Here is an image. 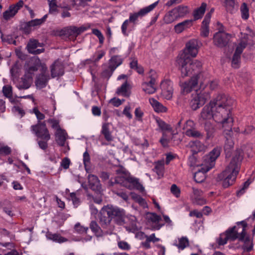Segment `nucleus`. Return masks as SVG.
Returning a JSON list of instances; mask_svg holds the SVG:
<instances>
[{
    "instance_id": "1",
    "label": "nucleus",
    "mask_w": 255,
    "mask_h": 255,
    "mask_svg": "<svg viewBox=\"0 0 255 255\" xmlns=\"http://www.w3.org/2000/svg\"><path fill=\"white\" fill-rule=\"evenodd\" d=\"M233 103V100L225 94L218 95L203 108L200 114V122L203 123L213 119L216 123L222 124L224 127L226 125L230 127L233 122L231 113Z\"/></svg>"
},
{
    "instance_id": "2",
    "label": "nucleus",
    "mask_w": 255,
    "mask_h": 255,
    "mask_svg": "<svg viewBox=\"0 0 255 255\" xmlns=\"http://www.w3.org/2000/svg\"><path fill=\"white\" fill-rule=\"evenodd\" d=\"M199 46L196 39H191L187 42L186 47L183 52L179 54L176 62L181 71L183 77L189 76L193 72L199 71L201 66V62L197 60H192L189 56L196 57L198 52Z\"/></svg>"
},
{
    "instance_id": "3",
    "label": "nucleus",
    "mask_w": 255,
    "mask_h": 255,
    "mask_svg": "<svg viewBox=\"0 0 255 255\" xmlns=\"http://www.w3.org/2000/svg\"><path fill=\"white\" fill-rule=\"evenodd\" d=\"M249 150H252V148L250 146L247 147L244 149H238L235 152L230 164L226 169L218 175L217 180L223 181L224 187H229L235 181L240 169L244 152H246L249 157L253 155Z\"/></svg>"
},
{
    "instance_id": "4",
    "label": "nucleus",
    "mask_w": 255,
    "mask_h": 255,
    "mask_svg": "<svg viewBox=\"0 0 255 255\" xmlns=\"http://www.w3.org/2000/svg\"><path fill=\"white\" fill-rule=\"evenodd\" d=\"M220 152V148L217 147L203 157L202 162L200 165V168L194 174V178L196 182L201 183L205 180V173L214 166L215 161Z\"/></svg>"
},
{
    "instance_id": "5",
    "label": "nucleus",
    "mask_w": 255,
    "mask_h": 255,
    "mask_svg": "<svg viewBox=\"0 0 255 255\" xmlns=\"http://www.w3.org/2000/svg\"><path fill=\"white\" fill-rule=\"evenodd\" d=\"M31 130L37 137V143L39 148L45 150L48 147V141L50 139V134L46 128L45 122H39L37 124L31 126Z\"/></svg>"
},
{
    "instance_id": "6",
    "label": "nucleus",
    "mask_w": 255,
    "mask_h": 255,
    "mask_svg": "<svg viewBox=\"0 0 255 255\" xmlns=\"http://www.w3.org/2000/svg\"><path fill=\"white\" fill-rule=\"evenodd\" d=\"M103 211L107 213V215L113 219L115 223L119 225L125 224L127 215L124 209L112 205H108L103 207Z\"/></svg>"
},
{
    "instance_id": "7",
    "label": "nucleus",
    "mask_w": 255,
    "mask_h": 255,
    "mask_svg": "<svg viewBox=\"0 0 255 255\" xmlns=\"http://www.w3.org/2000/svg\"><path fill=\"white\" fill-rule=\"evenodd\" d=\"M116 182L120 183L123 186L130 190L133 189L140 191L144 190V187L140 184L138 179L129 174H126L123 177L116 179Z\"/></svg>"
},
{
    "instance_id": "8",
    "label": "nucleus",
    "mask_w": 255,
    "mask_h": 255,
    "mask_svg": "<svg viewBox=\"0 0 255 255\" xmlns=\"http://www.w3.org/2000/svg\"><path fill=\"white\" fill-rule=\"evenodd\" d=\"M246 226V224L242 221L239 222L237 226L229 229L225 232L228 238L232 241L237 239H238L239 241L244 240Z\"/></svg>"
},
{
    "instance_id": "9",
    "label": "nucleus",
    "mask_w": 255,
    "mask_h": 255,
    "mask_svg": "<svg viewBox=\"0 0 255 255\" xmlns=\"http://www.w3.org/2000/svg\"><path fill=\"white\" fill-rule=\"evenodd\" d=\"M90 27V25H83L80 27L70 26L62 29L59 33L60 36L68 37L69 39H75L76 37Z\"/></svg>"
},
{
    "instance_id": "10",
    "label": "nucleus",
    "mask_w": 255,
    "mask_h": 255,
    "mask_svg": "<svg viewBox=\"0 0 255 255\" xmlns=\"http://www.w3.org/2000/svg\"><path fill=\"white\" fill-rule=\"evenodd\" d=\"M198 72H198H193L192 75H194V76L192 77L190 80L189 81L180 83V85L183 93H188L191 92L192 89L197 87L198 82L200 83L201 78H203L204 76H205V74L201 73H198ZM189 76H190V75Z\"/></svg>"
},
{
    "instance_id": "11",
    "label": "nucleus",
    "mask_w": 255,
    "mask_h": 255,
    "mask_svg": "<svg viewBox=\"0 0 255 255\" xmlns=\"http://www.w3.org/2000/svg\"><path fill=\"white\" fill-rule=\"evenodd\" d=\"M210 98V96L208 92H203L198 93L196 91L192 94V98L190 102L191 108L196 110L202 106L205 102Z\"/></svg>"
},
{
    "instance_id": "12",
    "label": "nucleus",
    "mask_w": 255,
    "mask_h": 255,
    "mask_svg": "<svg viewBox=\"0 0 255 255\" xmlns=\"http://www.w3.org/2000/svg\"><path fill=\"white\" fill-rule=\"evenodd\" d=\"M148 77L149 78V81L144 82L142 84V89L146 93L151 94L156 91V73L152 70H151L149 73Z\"/></svg>"
},
{
    "instance_id": "13",
    "label": "nucleus",
    "mask_w": 255,
    "mask_h": 255,
    "mask_svg": "<svg viewBox=\"0 0 255 255\" xmlns=\"http://www.w3.org/2000/svg\"><path fill=\"white\" fill-rule=\"evenodd\" d=\"M40 65V74L38 75L36 79L35 84L37 87L43 88L45 87L50 79V76L45 64Z\"/></svg>"
},
{
    "instance_id": "14",
    "label": "nucleus",
    "mask_w": 255,
    "mask_h": 255,
    "mask_svg": "<svg viewBox=\"0 0 255 255\" xmlns=\"http://www.w3.org/2000/svg\"><path fill=\"white\" fill-rule=\"evenodd\" d=\"M100 214L99 222L101 227L105 230V234H111L114 229V226L112 224V219L107 215V213L103 211V208Z\"/></svg>"
},
{
    "instance_id": "15",
    "label": "nucleus",
    "mask_w": 255,
    "mask_h": 255,
    "mask_svg": "<svg viewBox=\"0 0 255 255\" xmlns=\"http://www.w3.org/2000/svg\"><path fill=\"white\" fill-rule=\"evenodd\" d=\"M231 35L223 30L220 29L215 33L213 36V43L215 45L219 47H223L228 44Z\"/></svg>"
},
{
    "instance_id": "16",
    "label": "nucleus",
    "mask_w": 255,
    "mask_h": 255,
    "mask_svg": "<svg viewBox=\"0 0 255 255\" xmlns=\"http://www.w3.org/2000/svg\"><path fill=\"white\" fill-rule=\"evenodd\" d=\"M185 134L189 137L199 138L202 137L203 134L196 129L195 124L191 120H188L183 127Z\"/></svg>"
},
{
    "instance_id": "17",
    "label": "nucleus",
    "mask_w": 255,
    "mask_h": 255,
    "mask_svg": "<svg viewBox=\"0 0 255 255\" xmlns=\"http://www.w3.org/2000/svg\"><path fill=\"white\" fill-rule=\"evenodd\" d=\"M158 1H155L153 3L141 9L138 12L134 13H130L128 21L135 22L138 17H141L147 13L152 10L157 5Z\"/></svg>"
},
{
    "instance_id": "18",
    "label": "nucleus",
    "mask_w": 255,
    "mask_h": 255,
    "mask_svg": "<svg viewBox=\"0 0 255 255\" xmlns=\"http://www.w3.org/2000/svg\"><path fill=\"white\" fill-rule=\"evenodd\" d=\"M161 95L166 100H170L173 95V83L170 80H164L161 83Z\"/></svg>"
},
{
    "instance_id": "19",
    "label": "nucleus",
    "mask_w": 255,
    "mask_h": 255,
    "mask_svg": "<svg viewBox=\"0 0 255 255\" xmlns=\"http://www.w3.org/2000/svg\"><path fill=\"white\" fill-rule=\"evenodd\" d=\"M247 44V41L246 40H242L237 47L232 61V66L234 68H237L239 67L240 55L243 49L246 47Z\"/></svg>"
},
{
    "instance_id": "20",
    "label": "nucleus",
    "mask_w": 255,
    "mask_h": 255,
    "mask_svg": "<svg viewBox=\"0 0 255 255\" xmlns=\"http://www.w3.org/2000/svg\"><path fill=\"white\" fill-rule=\"evenodd\" d=\"M23 1L20 0L16 4L10 5L8 9L3 13V18L8 20L14 16L18 10L23 6Z\"/></svg>"
},
{
    "instance_id": "21",
    "label": "nucleus",
    "mask_w": 255,
    "mask_h": 255,
    "mask_svg": "<svg viewBox=\"0 0 255 255\" xmlns=\"http://www.w3.org/2000/svg\"><path fill=\"white\" fill-rule=\"evenodd\" d=\"M226 125L228 126L229 128L225 129L224 130V134L226 135V138H227V141L225 145V151L227 155H230V150L233 147L234 145V142L231 138L233 134L231 128L232 124L230 127L229 125Z\"/></svg>"
},
{
    "instance_id": "22",
    "label": "nucleus",
    "mask_w": 255,
    "mask_h": 255,
    "mask_svg": "<svg viewBox=\"0 0 255 255\" xmlns=\"http://www.w3.org/2000/svg\"><path fill=\"white\" fill-rule=\"evenodd\" d=\"M51 77L52 78L62 76L64 73L63 65L59 61L54 62L50 66Z\"/></svg>"
},
{
    "instance_id": "23",
    "label": "nucleus",
    "mask_w": 255,
    "mask_h": 255,
    "mask_svg": "<svg viewBox=\"0 0 255 255\" xmlns=\"http://www.w3.org/2000/svg\"><path fill=\"white\" fill-rule=\"evenodd\" d=\"M39 47H42V45L35 39L30 40L27 45L28 52L33 54H39L44 51L43 48L37 49Z\"/></svg>"
},
{
    "instance_id": "24",
    "label": "nucleus",
    "mask_w": 255,
    "mask_h": 255,
    "mask_svg": "<svg viewBox=\"0 0 255 255\" xmlns=\"http://www.w3.org/2000/svg\"><path fill=\"white\" fill-rule=\"evenodd\" d=\"M55 136L57 143L61 146H64L68 137L66 131L62 128H59L58 130L55 131Z\"/></svg>"
},
{
    "instance_id": "25",
    "label": "nucleus",
    "mask_w": 255,
    "mask_h": 255,
    "mask_svg": "<svg viewBox=\"0 0 255 255\" xmlns=\"http://www.w3.org/2000/svg\"><path fill=\"white\" fill-rule=\"evenodd\" d=\"M211 13H208L206 14L202 23L201 35L203 37H207L209 33L208 25L210 22Z\"/></svg>"
},
{
    "instance_id": "26",
    "label": "nucleus",
    "mask_w": 255,
    "mask_h": 255,
    "mask_svg": "<svg viewBox=\"0 0 255 255\" xmlns=\"http://www.w3.org/2000/svg\"><path fill=\"white\" fill-rule=\"evenodd\" d=\"M193 21L192 19H188L177 24L174 26L175 32L180 33L184 30L190 27L193 25Z\"/></svg>"
},
{
    "instance_id": "27",
    "label": "nucleus",
    "mask_w": 255,
    "mask_h": 255,
    "mask_svg": "<svg viewBox=\"0 0 255 255\" xmlns=\"http://www.w3.org/2000/svg\"><path fill=\"white\" fill-rule=\"evenodd\" d=\"M202 74H205V76H204L203 78H201V81L200 82V86L201 88H204L205 86L209 85V88L211 90H214L218 86V83L217 80H210L208 81L207 79L208 78V75L206 73H202Z\"/></svg>"
},
{
    "instance_id": "28",
    "label": "nucleus",
    "mask_w": 255,
    "mask_h": 255,
    "mask_svg": "<svg viewBox=\"0 0 255 255\" xmlns=\"http://www.w3.org/2000/svg\"><path fill=\"white\" fill-rule=\"evenodd\" d=\"M147 218L152 223V228L154 230H158L160 229L162 225L159 224L161 220V217L155 213H149Z\"/></svg>"
},
{
    "instance_id": "29",
    "label": "nucleus",
    "mask_w": 255,
    "mask_h": 255,
    "mask_svg": "<svg viewBox=\"0 0 255 255\" xmlns=\"http://www.w3.org/2000/svg\"><path fill=\"white\" fill-rule=\"evenodd\" d=\"M149 102L155 112L160 113H166L167 111V108L155 99L150 98Z\"/></svg>"
},
{
    "instance_id": "30",
    "label": "nucleus",
    "mask_w": 255,
    "mask_h": 255,
    "mask_svg": "<svg viewBox=\"0 0 255 255\" xmlns=\"http://www.w3.org/2000/svg\"><path fill=\"white\" fill-rule=\"evenodd\" d=\"M88 182L92 190L99 191L101 189V184L97 176L92 174L89 175Z\"/></svg>"
},
{
    "instance_id": "31",
    "label": "nucleus",
    "mask_w": 255,
    "mask_h": 255,
    "mask_svg": "<svg viewBox=\"0 0 255 255\" xmlns=\"http://www.w3.org/2000/svg\"><path fill=\"white\" fill-rule=\"evenodd\" d=\"M89 227L92 232L94 233L95 236L97 237H101L104 235H107V234L105 233V230H102V227H100L95 221H92L91 222Z\"/></svg>"
},
{
    "instance_id": "32",
    "label": "nucleus",
    "mask_w": 255,
    "mask_h": 255,
    "mask_svg": "<svg viewBox=\"0 0 255 255\" xmlns=\"http://www.w3.org/2000/svg\"><path fill=\"white\" fill-rule=\"evenodd\" d=\"M154 119L159 128V130L162 131H168L169 132H171L172 133V128L169 125L166 124L163 120L157 117H154Z\"/></svg>"
},
{
    "instance_id": "33",
    "label": "nucleus",
    "mask_w": 255,
    "mask_h": 255,
    "mask_svg": "<svg viewBox=\"0 0 255 255\" xmlns=\"http://www.w3.org/2000/svg\"><path fill=\"white\" fill-rule=\"evenodd\" d=\"M178 19L184 17L189 12V7L187 6L180 5L173 9Z\"/></svg>"
},
{
    "instance_id": "34",
    "label": "nucleus",
    "mask_w": 255,
    "mask_h": 255,
    "mask_svg": "<svg viewBox=\"0 0 255 255\" xmlns=\"http://www.w3.org/2000/svg\"><path fill=\"white\" fill-rule=\"evenodd\" d=\"M126 218H127L130 222L129 224L125 227L126 230L132 233H134L138 231V227L136 225V219L135 217L130 215L127 216Z\"/></svg>"
},
{
    "instance_id": "35",
    "label": "nucleus",
    "mask_w": 255,
    "mask_h": 255,
    "mask_svg": "<svg viewBox=\"0 0 255 255\" xmlns=\"http://www.w3.org/2000/svg\"><path fill=\"white\" fill-rule=\"evenodd\" d=\"M122 63V60L119 56H115L112 57L109 63L110 67L111 69L109 74L113 73L117 67L120 66Z\"/></svg>"
},
{
    "instance_id": "36",
    "label": "nucleus",
    "mask_w": 255,
    "mask_h": 255,
    "mask_svg": "<svg viewBox=\"0 0 255 255\" xmlns=\"http://www.w3.org/2000/svg\"><path fill=\"white\" fill-rule=\"evenodd\" d=\"M189 145L192 148V151L193 153L201 151L205 148L204 144L198 140L190 142Z\"/></svg>"
},
{
    "instance_id": "37",
    "label": "nucleus",
    "mask_w": 255,
    "mask_h": 255,
    "mask_svg": "<svg viewBox=\"0 0 255 255\" xmlns=\"http://www.w3.org/2000/svg\"><path fill=\"white\" fill-rule=\"evenodd\" d=\"M101 133L104 135L105 138L108 141L113 140V137L109 129V124L104 123L102 126Z\"/></svg>"
},
{
    "instance_id": "38",
    "label": "nucleus",
    "mask_w": 255,
    "mask_h": 255,
    "mask_svg": "<svg viewBox=\"0 0 255 255\" xmlns=\"http://www.w3.org/2000/svg\"><path fill=\"white\" fill-rule=\"evenodd\" d=\"M206 7V3L203 2L199 7L194 11L193 16L195 20L199 19L202 17L205 12Z\"/></svg>"
},
{
    "instance_id": "39",
    "label": "nucleus",
    "mask_w": 255,
    "mask_h": 255,
    "mask_svg": "<svg viewBox=\"0 0 255 255\" xmlns=\"http://www.w3.org/2000/svg\"><path fill=\"white\" fill-rule=\"evenodd\" d=\"M178 19V18L172 9L167 12L164 17V21L167 24L171 23Z\"/></svg>"
},
{
    "instance_id": "40",
    "label": "nucleus",
    "mask_w": 255,
    "mask_h": 255,
    "mask_svg": "<svg viewBox=\"0 0 255 255\" xmlns=\"http://www.w3.org/2000/svg\"><path fill=\"white\" fill-rule=\"evenodd\" d=\"M240 241L244 243L242 248L245 252H249L252 250L253 248V243L249 238L246 237V234H244V240H240Z\"/></svg>"
},
{
    "instance_id": "41",
    "label": "nucleus",
    "mask_w": 255,
    "mask_h": 255,
    "mask_svg": "<svg viewBox=\"0 0 255 255\" xmlns=\"http://www.w3.org/2000/svg\"><path fill=\"white\" fill-rule=\"evenodd\" d=\"M173 245L176 246L180 250H183L189 245V242L187 238L182 237L178 239V240L175 241Z\"/></svg>"
},
{
    "instance_id": "42",
    "label": "nucleus",
    "mask_w": 255,
    "mask_h": 255,
    "mask_svg": "<svg viewBox=\"0 0 255 255\" xmlns=\"http://www.w3.org/2000/svg\"><path fill=\"white\" fill-rule=\"evenodd\" d=\"M164 161H158L155 166L154 171L158 175V178H160L163 176L164 174Z\"/></svg>"
},
{
    "instance_id": "43",
    "label": "nucleus",
    "mask_w": 255,
    "mask_h": 255,
    "mask_svg": "<svg viewBox=\"0 0 255 255\" xmlns=\"http://www.w3.org/2000/svg\"><path fill=\"white\" fill-rule=\"evenodd\" d=\"M46 237L49 240H52L53 241L59 243H63L67 241V239L61 237L59 235L57 234H52L50 232L47 233Z\"/></svg>"
},
{
    "instance_id": "44",
    "label": "nucleus",
    "mask_w": 255,
    "mask_h": 255,
    "mask_svg": "<svg viewBox=\"0 0 255 255\" xmlns=\"http://www.w3.org/2000/svg\"><path fill=\"white\" fill-rule=\"evenodd\" d=\"M204 124L205 130L207 132V137L210 138L213 135V133L215 132V128L214 126L208 122H203L202 123Z\"/></svg>"
},
{
    "instance_id": "45",
    "label": "nucleus",
    "mask_w": 255,
    "mask_h": 255,
    "mask_svg": "<svg viewBox=\"0 0 255 255\" xmlns=\"http://www.w3.org/2000/svg\"><path fill=\"white\" fill-rule=\"evenodd\" d=\"M47 17V15L45 14L43 16V17L40 19H35L32 20L27 23V25L28 27L35 26L40 25L42 23H43L45 20H46Z\"/></svg>"
},
{
    "instance_id": "46",
    "label": "nucleus",
    "mask_w": 255,
    "mask_h": 255,
    "mask_svg": "<svg viewBox=\"0 0 255 255\" xmlns=\"http://www.w3.org/2000/svg\"><path fill=\"white\" fill-rule=\"evenodd\" d=\"M242 18L247 20L249 17V11L246 3H243L240 8Z\"/></svg>"
},
{
    "instance_id": "47",
    "label": "nucleus",
    "mask_w": 255,
    "mask_h": 255,
    "mask_svg": "<svg viewBox=\"0 0 255 255\" xmlns=\"http://www.w3.org/2000/svg\"><path fill=\"white\" fill-rule=\"evenodd\" d=\"M13 238L12 235L5 229L0 228V240H11Z\"/></svg>"
},
{
    "instance_id": "48",
    "label": "nucleus",
    "mask_w": 255,
    "mask_h": 255,
    "mask_svg": "<svg viewBox=\"0 0 255 255\" xmlns=\"http://www.w3.org/2000/svg\"><path fill=\"white\" fill-rule=\"evenodd\" d=\"M34 63V65L29 67L28 69V72L29 74L33 73V72L36 71L38 68L40 69V64H42L39 59H35Z\"/></svg>"
},
{
    "instance_id": "49",
    "label": "nucleus",
    "mask_w": 255,
    "mask_h": 255,
    "mask_svg": "<svg viewBox=\"0 0 255 255\" xmlns=\"http://www.w3.org/2000/svg\"><path fill=\"white\" fill-rule=\"evenodd\" d=\"M225 6L230 12H233L235 9V2L234 0H225Z\"/></svg>"
},
{
    "instance_id": "50",
    "label": "nucleus",
    "mask_w": 255,
    "mask_h": 255,
    "mask_svg": "<svg viewBox=\"0 0 255 255\" xmlns=\"http://www.w3.org/2000/svg\"><path fill=\"white\" fill-rule=\"evenodd\" d=\"M11 152V148L7 145L0 143V154L7 155Z\"/></svg>"
},
{
    "instance_id": "51",
    "label": "nucleus",
    "mask_w": 255,
    "mask_h": 255,
    "mask_svg": "<svg viewBox=\"0 0 255 255\" xmlns=\"http://www.w3.org/2000/svg\"><path fill=\"white\" fill-rule=\"evenodd\" d=\"M74 229L77 233L82 234L87 232L88 230V228L87 227H84L81 225L79 223H78L75 224Z\"/></svg>"
},
{
    "instance_id": "52",
    "label": "nucleus",
    "mask_w": 255,
    "mask_h": 255,
    "mask_svg": "<svg viewBox=\"0 0 255 255\" xmlns=\"http://www.w3.org/2000/svg\"><path fill=\"white\" fill-rule=\"evenodd\" d=\"M128 84L127 82L124 83L122 85L117 89V93L122 94L124 96L127 95L128 91Z\"/></svg>"
},
{
    "instance_id": "53",
    "label": "nucleus",
    "mask_w": 255,
    "mask_h": 255,
    "mask_svg": "<svg viewBox=\"0 0 255 255\" xmlns=\"http://www.w3.org/2000/svg\"><path fill=\"white\" fill-rule=\"evenodd\" d=\"M228 240L229 239L228 238L226 233H225L220 235L217 242L219 245H224L227 243Z\"/></svg>"
},
{
    "instance_id": "54",
    "label": "nucleus",
    "mask_w": 255,
    "mask_h": 255,
    "mask_svg": "<svg viewBox=\"0 0 255 255\" xmlns=\"http://www.w3.org/2000/svg\"><path fill=\"white\" fill-rule=\"evenodd\" d=\"M90 157L89 154L86 151L83 154V162L86 170L88 171V168L89 166Z\"/></svg>"
},
{
    "instance_id": "55",
    "label": "nucleus",
    "mask_w": 255,
    "mask_h": 255,
    "mask_svg": "<svg viewBox=\"0 0 255 255\" xmlns=\"http://www.w3.org/2000/svg\"><path fill=\"white\" fill-rule=\"evenodd\" d=\"M2 92L4 96L10 98L12 96V87L10 86H4L2 88Z\"/></svg>"
},
{
    "instance_id": "56",
    "label": "nucleus",
    "mask_w": 255,
    "mask_h": 255,
    "mask_svg": "<svg viewBox=\"0 0 255 255\" xmlns=\"http://www.w3.org/2000/svg\"><path fill=\"white\" fill-rule=\"evenodd\" d=\"M105 55V52L101 50L96 52L93 57V60L94 62H97L99 61L104 55Z\"/></svg>"
},
{
    "instance_id": "57",
    "label": "nucleus",
    "mask_w": 255,
    "mask_h": 255,
    "mask_svg": "<svg viewBox=\"0 0 255 255\" xmlns=\"http://www.w3.org/2000/svg\"><path fill=\"white\" fill-rule=\"evenodd\" d=\"M92 33L97 36L99 38L100 43L101 44H103L104 41V37L101 32L98 29H93Z\"/></svg>"
},
{
    "instance_id": "58",
    "label": "nucleus",
    "mask_w": 255,
    "mask_h": 255,
    "mask_svg": "<svg viewBox=\"0 0 255 255\" xmlns=\"http://www.w3.org/2000/svg\"><path fill=\"white\" fill-rule=\"evenodd\" d=\"M193 202L197 205H203L206 204V200L201 196L192 199Z\"/></svg>"
},
{
    "instance_id": "59",
    "label": "nucleus",
    "mask_w": 255,
    "mask_h": 255,
    "mask_svg": "<svg viewBox=\"0 0 255 255\" xmlns=\"http://www.w3.org/2000/svg\"><path fill=\"white\" fill-rule=\"evenodd\" d=\"M31 76H28V80H26L25 78H22V84L20 86V87L24 89L29 88L31 84V82L29 81V80H31Z\"/></svg>"
},
{
    "instance_id": "60",
    "label": "nucleus",
    "mask_w": 255,
    "mask_h": 255,
    "mask_svg": "<svg viewBox=\"0 0 255 255\" xmlns=\"http://www.w3.org/2000/svg\"><path fill=\"white\" fill-rule=\"evenodd\" d=\"M1 39L2 41L6 42L9 44L13 43L15 44L16 41L14 40L11 36L6 35L4 36L1 33Z\"/></svg>"
},
{
    "instance_id": "61",
    "label": "nucleus",
    "mask_w": 255,
    "mask_h": 255,
    "mask_svg": "<svg viewBox=\"0 0 255 255\" xmlns=\"http://www.w3.org/2000/svg\"><path fill=\"white\" fill-rule=\"evenodd\" d=\"M34 113L38 120V122H40L41 120H43L45 118L44 114L39 111L37 108H34L32 109V112Z\"/></svg>"
},
{
    "instance_id": "62",
    "label": "nucleus",
    "mask_w": 255,
    "mask_h": 255,
    "mask_svg": "<svg viewBox=\"0 0 255 255\" xmlns=\"http://www.w3.org/2000/svg\"><path fill=\"white\" fill-rule=\"evenodd\" d=\"M134 115L138 121H142V118L143 116V112L140 108H136L134 111Z\"/></svg>"
},
{
    "instance_id": "63",
    "label": "nucleus",
    "mask_w": 255,
    "mask_h": 255,
    "mask_svg": "<svg viewBox=\"0 0 255 255\" xmlns=\"http://www.w3.org/2000/svg\"><path fill=\"white\" fill-rule=\"evenodd\" d=\"M47 122L51 124V127L53 128L56 130H58L59 128H61L59 125L58 121L55 119H49Z\"/></svg>"
},
{
    "instance_id": "64",
    "label": "nucleus",
    "mask_w": 255,
    "mask_h": 255,
    "mask_svg": "<svg viewBox=\"0 0 255 255\" xmlns=\"http://www.w3.org/2000/svg\"><path fill=\"white\" fill-rule=\"evenodd\" d=\"M171 193L176 197H178L180 194V190L179 188L175 185L173 184L170 188Z\"/></svg>"
}]
</instances>
